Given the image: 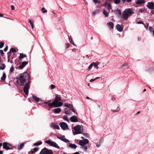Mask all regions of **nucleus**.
I'll return each mask as SVG.
<instances>
[{
	"mask_svg": "<svg viewBox=\"0 0 154 154\" xmlns=\"http://www.w3.org/2000/svg\"><path fill=\"white\" fill-rule=\"evenodd\" d=\"M26 57L27 55L26 54H24L23 53H20V56L19 57V58L20 59H21Z\"/></svg>",
	"mask_w": 154,
	"mask_h": 154,
	"instance_id": "bb28decb",
	"label": "nucleus"
},
{
	"mask_svg": "<svg viewBox=\"0 0 154 154\" xmlns=\"http://www.w3.org/2000/svg\"><path fill=\"white\" fill-rule=\"evenodd\" d=\"M41 10L42 11L43 13H45L47 12V11L46 10H45V8H43L41 9Z\"/></svg>",
	"mask_w": 154,
	"mask_h": 154,
	"instance_id": "ea45409f",
	"label": "nucleus"
},
{
	"mask_svg": "<svg viewBox=\"0 0 154 154\" xmlns=\"http://www.w3.org/2000/svg\"><path fill=\"white\" fill-rule=\"evenodd\" d=\"M103 140L104 139L103 138H101L98 142V143L101 145L103 142Z\"/></svg>",
	"mask_w": 154,
	"mask_h": 154,
	"instance_id": "58836bf2",
	"label": "nucleus"
},
{
	"mask_svg": "<svg viewBox=\"0 0 154 154\" xmlns=\"http://www.w3.org/2000/svg\"><path fill=\"white\" fill-rule=\"evenodd\" d=\"M42 142L41 141H39L38 142H36L33 145L34 146H36L40 145L42 144Z\"/></svg>",
	"mask_w": 154,
	"mask_h": 154,
	"instance_id": "c85d7f7f",
	"label": "nucleus"
},
{
	"mask_svg": "<svg viewBox=\"0 0 154 154\" xmlns=\"http://www.w3.org/2000/svg\"><path fill=\"white\" fill-rule=\"evenodd\" d=\"M86 98L88 99H90V100H92V99H91V98H89L88 97H86Z\"/></svg>",
	"mask_w": 154,
	"mask_h": 154,
	"instance_id": "69168bd1",
	"label": "nucleus"
},
{
	"mask_svg": "<svg viewBox=\"0 0 154 154\" xmlns=\"http://www.w3.org/2000/svg\"><path fill=\"white\" fill-rule=\"evenodd\" d=\"M126 0L127 1V2H130L132 0Z\"/></svg>",
	"mask_w": 154,
	"mask_h": 154,
	"instance_id": "774afa93",
	"label": "nucleus"
},
{
	"mask_svg": "<svg viewBox=\"0 0 154 154\" xmlns=\"http://www.w3.org/2000/svg\"><path fill=\"white\" fill-rule=\"evenodd\" d=\"M68 38L69 39V42H70L71 43L72 42H71V38H70V37H69Z\"/></svg>",
	"mask_w": 154,
	"mask_h": 154,
	"instance_id": "e2e57ef3",
	"label": "nucleus"
},
{
	"mask_svg": "<svg viewBox=\"0 0 154 154\" xmlns=\"http://www.w3.org/2000/svg\"><path fill=\"white\" fill-rule=\"evenodd\" d=\"M32 98L34 100L37 102H38L39 101H41L42 100L41 99L38 97L33 94L32 95Z\"/></svg>",
	"mask_w": 154,
	"mask_h": 154,
	"instance_id": "4468645a",
	"label": "nucleus"
},
{
	"mask_svg": "<svg viewBox=\"0 0 154 154\" xmlns=\"http://www.w3.org/2000/svg\"><path fill=\"white\" fill-rule=\"evenodd\" d=\"M63 119L64 120L66 121L67 122H68L69 121V119H68L67 116H63Z\"/></svg>",
	"mask_w": 154,
	"mask_h": 154,
	"instance_id": "a19ab883",
	"label": "nucleus"
},
{
	"mask_svg": "<svg viewBox=\"0 0 154 154\" xmlns=\"http://www.w3.org/2000/svg\"><path fill=\"white\" fill-rule=\"evenodd\" d=\"M8 46H7L4 49V51H7L8 49Z\"/></svg>",
	"mask_w": 154,
	"mask_h": 154,
	"instance_id": "3c124183",
	"label": "nucleus"
},
{
	"mask_svg": "<svg viewBox=\"0 0 154 154\" xmlns=\"http://www.w3.org/2000/svg\"><path fill=\"white\" fill-rule=\"evenodd\" d=\"M93 2L95 3H100V1L99 0H93Z\"/></svg>",
	"mask_w": 154,
	"mask_h": 154,
	"instance_id": "79ce46f5",
	"label": "nucleus"
},
{
	"mask_svg": "<svg viewBox=\"0 0 154 154\" xmlns=\"http://www.w3.org/2000/svg\"><path fill=\"white\" fill-rule=\"evenodd\" d=\"M146 7L150 9H154V3L152 2H148L146 5Z\"/></svg>",
	"mask_w": 154,
	"mask_h": 154,
	"instance_id": "9b49d317",
	"label": "nucleus"
},
{
	"mask_svg": "<svg viewBox=\"0 0 154 154\" xmlns=\"http://www.w3.org/2000/svg\"><path fill=\"white\" fill-rule=\"evenodd\" d=\"M14 69L13 65H12L10 70V72L11 73H12L14 71Z\"/></svg>",
	"mask_w": 154,
	"mask_h": 154,
	"instance_id": "72a5a7b5",
	"label": "nucleus"
},
{
	"mask_svg": "<svg viewBox=\"0 0 154 154\" xmlns=\"http://www.w3.org/2000/svg\"><path fill=\"white\" fill-rule=\"evenodd\" d=\"M95 80V79H91L90 80V82H93Z\"/></svg>",
	"mask_w": 154,
	"mask_h": 154,
	"instance_id": "bf43d9fd",
	"label": "nucleus"
},
{
	"mask_svg": "<svg viewBox=\"0 0 154 154\" xmlns=\"http://www.w3.org/2000/svg\"><path fill=\"white\" fill-rule=\"evenodd\" d=\"M0 54L1 55H2L4 54V53L2 50H0Z\"/></svg>",
	"mask_w": 154,
	"mask_h": 154,
	"instance_id": "09e8293b",
	"label": "nucleus"
},
{
	"mask_svg": "<svg viewBox=\"0 0 154 154\" xmlns=\"http://www.w3.org/2000/svg\"><path fill=\"white\" fill-rule=\"evenodd\" d=\"M30 152L32 154H34L35 153L34 151L32 150V149H31Z\"/></svg>",
	"mask_w": 154,
	"mask_h": 154,
	"instance_id": "052dcab7",
	"label": "nucleus"
},
{
	"mask_svg": "<svg viewBox=\"0 0 154 154\" xmlns=\"http://www.w3.org/2000/svg\"><path fill=\"white\" fill-rule=\"evenodd\" d=\"M137 12L139 13H143L144 12H146V11L144 9H143L142 8L139 9L137 10Z\"/></svg>",
	"mask_w": 154,
	"mask_h": 154,
	"instance_id": "c756f323",
	"label": "nucleus"
},
{
	"mask_svg": "<svg viewBox=\"0 0 154 154\" xmlns=\"http://www.w3.org/2000/svg\"><path fill=\"white\" fill-rule=\"evenodd\" d=\"M64 106L70 108V109L72 108H73V106L72 104H71L69 103L68 104L67 103H65L64 104Z\"/></svg>",
	"mask_w": 154,
	"mask_h": 154,
	"instance_id": "cd10ccee",
	"label": "nucleus"
},
{
	"mask_svg": "<svg viewBox=\"0 0 154 154\" xmlns=\"http://www.w3.org/2000/svg\"><path fill=\"white\" fill-rule=\"evenodd\" d=\"M57 137L59 139L63 142H64L65 143H68L70 142L68 140L65 138V136L64 135H63L62 136H57Z\"/></svg>",
	"mask_w": 154,
	"mask_h": 154,
	"instance_id": "1a4fd4ad",
	"label": "nucleus"
},
{
	"mask_svg": "<svg viewBox=\"0 0 154 154\" xmlns=\"http://www.w3.org/2000/svg\"><path fill=\"white\" fill-rule=\"evenodd\" d=\"M3 16H4V15L2 14L1 13H0V17H3Z\"/></svg>",
	"mask_w": 154,
	"mask_h": 154,
	"instance_id": "0e129e2a",
	"label": "nucleus"
},
{
	"mask_svg": "<svg viewBox=\"0 0 154 154\" xmlns=\"http://www.w3.org/2000/svg\"><path fill=\"white\" fill-rule=\"evenodd\" d=\"M137 24H144V23L143 22H142L141 21H138L137 23Z\"/></svg>",
	"mask_w": 154,
	"mask_h": 154,
	"instance_id": "8fccbe9b",
	"label": "nucleus"
},
{
	"mask_svg": "<svg viewBox=\"0 0 154 154\" xmlns=\"http://www.w3.org/2000/svg\"><path fill=\"white\" fill-rule=\"evenodd\" d=\"M61 111V109L60 108H56L54 109V112L55 114L59 113Z\"/></svg>",
	"mask_w": 154,
	"mask_h": 154,
	"instance_id": "393cba45",
	"label": "nucleus"
},
{
	"mask_svg": "<svg viewBox=\"0 0 154 154\" xmlns=\"http://www.w3.org/2000/svg\"><path fill=\"white\" fill-rule=\"evenodd\" d=\"M107 25L111 29H113L114 26L113 23L112 22H109L107 23Z\"/></svg>",
	"mask_w": 154,
	"mask_h": 154,
	"instance_id": "aec40b11",
	"label": "nucleus"
},
{
	"mask_svg": "<svg viewBox=\"0 0 154 154\" xmlns=\"http://www.w3.org/2000/svg\"><path fill=\"white\" fill-rule=\"evenodd\" d=\"M145 1L144 0H137L135 2L137 5H141L145 3Z\"/></svg>",
	"mask_w": 154,
	"mask_h": 154,
	"instance_id": "f3484780",
	"label": "nucleus"
},
{
	"mask_svg": "<svg viewBox=\"0 0 154 154\" xmlns=\"http://www.w3.org/2000/svg\"><path fill=\"white\" fill-rule=\"evenodd\" d=\"M16 52V50L14 48H11L10 50V52L14 53Z\"/></svg>",
	"mask_w": 154,
	"mask_h": 154,
	"instance_id": "e433bc0d",
	"label": "nucleus"
},
{
	"mask_svg": "<svg viewBox=\"0 0 154 154\" xmlns=\"http://www.w3.org/2000/svg\"><path fill=\"white\" fill-rule=\"evenodd\" d=\"M39 154H53V153L51 150L45 148L42 150Z\"/></svg>",
	"mask_w": 154,
	"mask_h": 154,
	"instance_id": "0eeeda50",
	"label": "nucleus"
},
{
	"mask_svg": "<svg viewBox=\"0 0 154 154\" xmlns=\"http://www.w3.org/2000/svg\"><path fill=\"white\" fill-rule=\"evenodd\" d=\"M39 149V148L37 147H35L34 149H32V150L34 151L35 152H37Z\"/></svg>",
	"mask_w": 154,
	"mask_h": 154,
	"instance_id": "49530a36",
	"label": "nucleus"
},
{
	"mask_svg": "<svg viewBox=\"0 0 154 154\" xmlns=\"http://www.w3.org/2000/svg\"><path fill=\"white\" fill-rule=\"evenodd\" d=\"M149 30L150 32L152 33L153 36L154 37V29L152 26L149 27Z\"/></svg>",
	"mask_w": 154,
	"mask_h": 154,
	"instance_id": "a878e982",
	"label": "nucleus"
},
{
	"mask_svg": "<svg viewBox=\"0 0 154 154\" xmlns=\"http://www.w3.org/2000/svg\"><path fill=\"white\" fill-rule=\"evenodd\" d=\"M134 13V12L132 8L125 9L123 12L122 17L123 19L126 20L128 17Z\"/></svg>",
	"mask_w": 154,
	"mask_h": 154,
	"instance_id": "7ed1b4c3",
	"label": "nucleus"
},
{
	"mask_svg": "<svg viewBox=\"0 0 154 154\" xmlns=\"http://www.w3.org/2000/svg\"><path fill=\"white\" fill-rule=\"evenodd\" d=\"M61 100V98L60 95L56 94L54 100L51 102V100H48L47 102H44V103L48 105L49 107L54 106V107H60L63 105L62 102H60Z\"/></svg>",
	"mask_w": 154,
	"mask_h": 154,
	"instance_id": "f03ea898",
	"label": "nucleus"
},
{
	"mask_svg": "<svg viewBox=\"0 0 154 154\" xmlns=\"http://www.w3.org/2000/svg\"><path fill=\"white\" fill-rule=\"evenodd\" d=\"M115 13L116 14L117 16L119 17H121V13L120 10L117 9L115 11Z\"/></svg>",
	"mask_w": 154,
	"mask_h": 154,
	"instance_id": "2eb2a0df",
	"label": "nucleus"
},
{
	"mask_svg": "<svg viewBox=\"0 0 154 154\" xmlns=\"http://www.w3.org/2000/svg\"><path fill=\"white\" fill-rule=\"evenodd\" d=\"M116 28L117 30L120 32H121L123 30V27L122 25L117 24L116 25Z\"/></svg>",
	"mask_w": 154,
	"mask_h": 154,
	"instance_id": "dca6fc26",
	"label": "nucleus"
},
{
	"mask_svg": "<svg viewBox=\"0 0 154 154\" xmlns=\"http://www.w3.org/2000/svg\"><path fill=\"white\" fill-rule=\"evenodd\" d=\"M6 75L5 73L3 72L2 74V76L1 78V82L5 81L6 78Z\"/></svg>",
	"mask_w": 154,
	"mask_h": 154,
	"instance_id": "4be33fe9",
	"label": "nucleus"
},
{
	"mask_svg": "<svg viewBox=\"0 0 154 154\" xmlns=\"http://www.w3.org/2000/svg\"><path fill=\"white\" fill-rule=\"evenodd\" d=\"M121 0H114V3L116 4H119Z\"/></svg>",
	"mask_w": 154,
	"mask_h": 154,
	"instance_id": "37998d69",
	"label": "nucleus"
},
{
	"mask_svg": "<svg viewBox=\"0 0 154 154\" xmlns=\"http://www.w3.org/2000/svg\"><path fill=\"white\" fill-rule=\"evenodd\" d=\"M3 151L2 150H0V154H2L3 153Z\"/></svg>",
	"mask_w": 154,
	"mask_h": 154,
	"instance_id": "338daca9",
	"label": "nucleus"
},
{
	"mask_svg": "<svg viewBox=\"0 0 154 154\" xmlns=\"http://www.w3.org/2000/svg\"><path fill=\"white\" fill-rule=\"evenodd\" d=\"M65 113L66 114L69 115L71 114V112L69 109H68L67 108H66L65 109Z\"/></svg>",
	"mask_w": 154,
	"mask_h": 154,
	"instance_id": "b1692460",
	"label": "nucleus"
},
{
	"mask_svg": "<svg viewBox=\"0 0 154 154\" xmlns=\"http://www.w3.org/2000/svg\"><path fill=\"white\" fill-rule=\"evenodd\" d=\"M93 64H94V63H92L88 67V69L90 70V69H91V68H92V67L93 65Z\"/></svg>",
	"mask_w": 154,
	"mask_h": 154,
	"instance_id": "c03bdc74",
	"label": "nucleus"
},
{
	"mask_svg": "<svg viewBox=\"0 0 154 154\" xmlns=\"http://www.w3.org/2000/svg\"><path fill=\"white\" fill-rule=\"evenodd\" d=\"M96 147L98 148L100 146V145H101L99 143H98V142L97 143H96Z\"/></svg>",
	"mask_w": 154,
	"mask_h": 154,
	"instance_id": "603ef678",
	"label": "nucleus"
},
{
	"mask_svg": "<svg viewBox=\"0 0 154 154\" xmlns=\"http://www.w3.org/2000/svg\"><path fill=\"white\" fill-rule=\"evenodd\" d=\"M45 143L48 144L51 146H53L54 147L57 148L59 149H60V147L55 142L51 141L50 140H48L45 141Z\"/></svg>",
	"mask_w": 154,
	"mask_h": 154,
	"instance_id": "423d86ee",
	"label": "nucleus"
},
{
	"mask_svg": "<svg viewBox=\"0 0 154 154\" xmlns=\"http://www.w3.org/2000/svg\"><path fill=\"white\" fill-rule=\"evenodd\" d=\"M4 45V43L3 42H0V48H2Z\"/></svg>",
	"mask_w": 154,
	"mask_h": 154,
	"instance_id": "a18cd8bd",
	"label": "nucleus"
},
{
	"mask_svg": "<svg viewBox=\"0 0 154 154\" xmlns=\"http://www.w3.org/2000/svg\"><path fill=\"white\" fill-rule=\"evenodd\" d=\"M69 146L71 149H75L77 147V146L74 144L70 143L69 144Z\"/></svg>",
	"mask_w": 154,
	"mask_h": 154,
	"instance_id": "412c9836",
	"label": "nucleus"
},
{
	"mask_svg": "<svg viewBox=\"0 0 154 154\" xmlns=\"http://www.w3.org/2000/svg\"><path fill=\"white\" fill-rule=\"evenodd\" d=\"M71 110L72 111V112L74 113H75L76 114H77V112H75V109H74L73 107L72 108H71Z\"/></svg>",
	"mask_w": 154,
	"mask_h": 154,
	"instance_id": "de8ad7c7",
	"label": "nucleus"
},
{
	"mask_svg": "<svg viewBox=\"0 0 154 154\" xmlns=\"http://www.w3.org/2000/svg\"><path fill=\"white\" fill-rule=\"evenodd\" d=\"M103 13L106 17H108V16L109 13L108 12L105 10L104 9L103 10Z\"/></svg>",
	"mask_w": 154,
	"mask_h": 154,
	"instance_id": "7c9ffc66",
	"label": "nucleus"
},
{
	"mask_svg": "<svg viewBox=\"0 0 154 154\" xmlns=\"http://www.w3.org/2000/svg\"><path fill=\"white\" fill-rule=\"evenodd\" d=\"M51 87L52 89H53L55 88V86L53 84H51Z\"/></svg>",
	"mask_w": 154,
	"mask_h": 154,
	"instance_id": "5fc2aeb1",
	"label": "nucleus"
},
{
	"mask_svg": "<svg viewBox=\"0 0 154 154\" xmlns=\"http://www.w3.org/2000/svg\"><path fill=\"white\" fill-rule=\"evenodd\" d=\"M28 61H24L22 62L21 63L19 66V68L20 69H22L25 66L28 64Z\"/></svg>",
	"mask_w": 154,
	"mask_h": 154,
	"instance_id": "f8f14e48",
	"label": "nucleus"
},
{
	"mask_svg": "<svg viewBox=\"0 0 154 154\" xmlns=\"http://www.w3.org/2000/svg\"><path fill=\"white\" fill-rule=\"evenodd\" d=\"M98 64L96 63H94L93 65L95 68L98 69L99 67L98 66Z\"/></svg>",
	"mask_w": 154,
	"mask_h": 154,
	"instance_id": "4c0bfd02",
	"label": "nucleus"
},
{
	"mask_svg": "<svg viewBox=\"0 0 154 154\" xmlns=\"http://www.w3.org/2000/svg\"><path fill=\"white\" fill-rule=\"evenodd\" d=\"M5 66L4 63H2L0 66V69L2 70L4 69L5 68Z\"/></svg>",
	"mask_w": 154,
	"mask_h": 154,
	"instance_id": "2f4dec72",
	"label": "nucleus"
},
{
	"mask_svg": "<svg viewBox=\"0 0 154 154\" xmlns=\"http://www.w3.org/2000/svg\"><path fill=\"white\" fill-rule=\"evenodd\" d=\"M70 121L72 122H78L77 117L74 116H73L71 117L70 119Z\"/></svg>",
	"mask_w": 154,
	"mask_h": 154,
	"instance_id": "ddd939ff",
	"label": "nucleus"
},
{
	"mask_svg": "<svg viewBox=\"0 0 154 154\" xmlns=\"http://www.w3.org/2000/svg\"><path fill=\"white\" fill-rule=\"evenodd\" d=\"M71 42H72V44L73 45H74L75 46H77L74 43L72 38H71Z\"/></svg>",
	"mask_w": 154,
	"mask_h": 154,
	"instance_id": "13d9d810",
	"label": "nucleus"
},
{
	"mask_svg": "<svg viewBox=\"0 0 154 154\" xmlns=\"http://www.w3.org/2000/svg\"><path fill=\"white\" fill-rule=\"evenodd\" d=\"M12 147L13 146L11 144L7 142H4L3 143V148L6 150L11 149L10 147Z\"/></svg>",
	"mask_w": 154,
	"mask_h": 154,
	"instance_id": "6e6552de",
	"label": "nucleus"
},
{
	"mask_svg": "<svg viewBox=\"0 0 154 154\" xmlns=\"http://www.w3.org/2000/svg\"><path fill=\"white\" fill-rule=\"evenodd\" d=\"M29 23L31 26L32 28L33 29L34 25L33 22L30 19H29Z\"/></svg>",
	"mask_w": 154,
	"mask_h": 154,
	"instance_id": "473e14b6",
	"label": "nucleus"
},
{
	"mask_svg": "<svg viewBox=\"0 0 154 154\" xmlns=\"http://www.w3.org/2000/svg\"><path fill=\"white\" fill-rule=\"evenodd\" d=\"M24 143H22L18 144L17 146V149L19 150H21L24 146Z\"/></svg>",
	"mask_w": 154,
	"mask_h": 154,
	"instance_id": "5701e85b",
	"label": "nucleus"
},
{
	"mask_svg": "<svg viewBox=\"0 0 154 154\" xmlns=\"http://www.w3.org/2000/svg\"><path fill=\"white\" fill-rule=\"evenodd\" d=\"M89 142V140L87 139H84L82 140H79V144L81 146L80 148L83 149L84 151H86L88 147L86 145Z\"/></svg>",
	"mask_w": 154,
	"mask_h": 154,
	"instance_id": "20e7f679",
	"label": "nucleus"
},
{
	"mask_svg": "<svg viewBox=\"0 0 154 154\" xmlns=\"http://www.w3.org/2000/svg\"><path fill=\"white\" fill-rule=\"evenodd\" d=\"M99 11L97 9H96L92 13V15H94L96 14L99 12Z\"/></svg>",
	"mask_w": 154,
	"mask_h": 154,
	"instance_id": "f704fd0d",
	"label": "nucleus"
},
{
	"mask_svg": "<svg viewBox=\"0 0 154 154\" xmlns=\"http://www.w3.org/2000/svg\"><path fill=\"white\" fill-rule=\"evenodd\" d=\"M70 46V45L69 43H67L66 44V48H68Z\"/></svg>",
	"mask_w": 154,
	"mask_h": 154,
	"instance_id": "864d4df0",
	"label": "nucleus"
},
{
	"mask_svg": "<svg viewBox=\"0 0 154 154\" xmlns=\"http://www.w3.org/2000/svg\"><path fill=\"white\" fill-rule=\"evenodd\" d=\"M60 125L61 128L63 130H65L67 129L68 128V126L67 124L64 122H61L60 123Z\"/></svg>",
	"mask_w": 154,
	"mask_h": 154,
	"instance_id": "9d476101",
	"label": "nucleus"
},
{
	"mask_svg": "<svg viewBox=\"0 0 154 154\" xmlns=\"http://www.w3.org/2000/svg\"><path fill=\"white\" fill-rule=\"evenodd\" d=\"M16 79V83L21 86H24V92L27 96L31 83L30 76L27 72H24L20 74Z\"/></svg>",
	"mask_w": 154,
	"mask_h": 154,
	"instance_id": "f257e3e1",
	"label": "nucleus"
},
{
	"mask_svg": "<svg viewBox=\"0 0 154 154\" xmlns=\"http://www.w3.org/2000/svg\"><path fill=\"white\" fill-rule=\"evenodd\" d=\"M51 126L52 127H54L55 129H60V128L59 126L56 124H54L53 123H52L51 124Z\"/></svg>",
	"mask_w": 154,
	"mask_h": 154,
	"instance_id": "6ab92c4d",
	"label": "nucleus"
},
{
	"mask_svg": "<svg viewBox=\"0 0 154 154\" xmlns=\"http://www.w3.org/2000/svg\"><path fill=\"white\" fill-rule=\"evenodd\" d=\"M11 55L8 54V58H10Z\"/></svg>",
	"mask_w": 154,
	"mask_h": 154,
	"instance_id": "680f3d73",
	"label": "nucleus"
},
{
	"mask_svg": "<svg viewBox=\"0 0 154 154\" xmlns=\"http://www.w3.org/2000/svg\"><path fill=\"white\" fill-rule=\"evenodd\" d=\"M119 106H118L117 107V109L116 110H113V109H111V110L112 112H117L119 111V110H120L119 109Z\"/></svg>",
	"mask_w": 154,
	"mask_h": 154,
	"instance_id": "c9c22d12",
	"label": "nucleus"
},
{
	"mask_svg": "<svg viewBox=\"0 0 154 154\" xmlns=\"http://www.w3.org/2000/svg\"><path fill=\"white\" fill-rule=\"evenodd\" d=\"M81 126L79 125H77L74 127V130L75 132L73 131V134L74 135L80 134L82 133V131L81 129Z\"/></svg>",
	"mask_w": 154,
	"mask_h": 154,
	"instance_id": "39448f33",
	"label": "nucleus"
},
{
	"mask_svg": "<svg viewBox=\"0 0 154 154\" xmlns=\"http://www.w3.org/2000/svg\"><path fill=\"white\" fill-rule=\"evenodd\" d=\"M11 8L12 10H14L15 9V7L13 5H11Z\"/></svg>",
	"mask_w": 154,
	"mask_h": 154,
	"instance_id": "4d7b16f0",
	"label": "nucleus"
},
{
	"mask_svg": "<svg viewBox=\"0 0 154 154\" xmlns=\"http://www.w3.org/2000/svg\"><path fill=\"white\" fill-rule=\"evenodd\" d=\"M104 6L106 8H107L109 11H110L111 9V5L107 2L105 3Z\"/></svg>",
	"mask_w": 154,
	"mask_h": 154,
	"instance_id": "a211bd4d",
	"label": "nucleus"
},
{
	"mask_svg": "<svg viewBox=\"0 0 154 154\" xmlns=\"http://www.w3.org/2000/svg\"><path fill=\"white\" fill-rule=\"evenodd\" d=\"M128 65V63H125V64H123L122 66V67H124V66H127Z\"/></svg>",
	"mask_w": 154,
	"mask_h": 154,
	"instance_id": "6e6d98bb",
	"label": "nucleus"
}]
</instances>
